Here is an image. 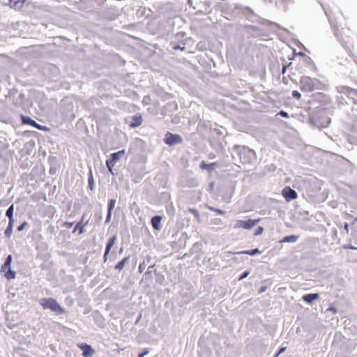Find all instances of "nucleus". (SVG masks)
Wrapping results in <instances>:
<instances>
[{
  "mask_svg": "<svg viewBox=\"0 0 357 357\" xmlns=\"http://www.w3.org/2000/svg\"><path fill=\"white\" fill-rule=\"evenodd\" d=\"M89 220H86L85 222H82V220H79L75 225L72 233L75 234L76 232L78 234H82L85 232V227L88 225Z\"/></svg>",
  "mask_w": 357,
  "mask_h": 357,
  "instance_id": "12",
  "label": "nucleus"
},
{
  "mask_svg": "<svg viewBox=\"0 0 357 357\" xmlns=\"http://www.w3.org/2000/svg\"><path fill=\"white\" fill-rule=\"evenodd\" d=\"M189 211L192 213L193 215H195V216H196L197 218L199 217V212L197 209H195V208H189Z\"/></svg>",
  "mask_w": 357,
  "mask_h": 357,
  "instance_id": "41",
  "label": "nucleus"
},
{
  "mask_svg": "<svg viewBox=\"0 0 357 357\" xmlns=\"http://www.w3.org/2000/svg\"><path fill=\"white\" fill-rule=\"evenodd\" d=\"M56 190V185H54L53 188H52L51 191L52 193H54Z\"/></svg>",
  "mask_w": 357,
  "mask_h": 357,
  "instance_id": "50",
  "label": "nucleus"
},
{
  "mask_svg": "<svg viewBox=\"0 0 357 357\" xmlns=\"http://www.w3.org/2000/svg\"><path fill=\"white\" fill-rule=\"evenodd\" d=\"M28 225V222L26 221L22 222L20 225L17 226V231L20 232L22 231Z\"/></svg>",
  "mask_w": 357,
  "mask_h": 357,
  "instance_id": "29",
  "label": "nucleus"
},
{
  "mask_svg": "<svg viewBox=\"0 0 357 357\" xmlns=\"http://www.w3.org/2000/svg\"><path fill=\"white\" fill-rule=\"evenodd\" d=\"M98 6H103L107 0H93Z\"/></svg>",
  "mask_w": 357,
  "mask_h": 357,
  "instance_id": "43",
  "label": "nucleus"
},
{
  "mask_svg": "<svg viewBox=\"0 0 357 357\" xmlns=\"http://www.w3.org/2000/svg\"><path fill=\"white\" fill-rule=\"evenodd\" d=\"M261 252L256 248V249H254V250H245V251H241V252H238L236 254H238V255H241V254H244V255H257V254H261Z\"/></svg>",
  "mask_w": 357,
  "mask_h": 357,
  "instance_id": "27",
  "label": "nucleus"
},
{
  "mask_svg": "<svg viewBox=\"0 0 357 357\" xmlns=\"http://www.w3.org/2000/svg\"><path fill=\"white\" fill-rule=\"evenodd\" d=\"M126 321V319H123V320H122V321H121V326H123V323H124V321Z\"/></svg>",
  "mask_w": 357,
  "mask_h": 357,
  "instance_id": "58",
  "label": "nucleus"
},
{
  "mask_svg": "<svg viewBox=\"0 0 357 357\" xmlns=\"http://www.w3.org/2000/svg\"><path fill=\"white\" fill-rule=\"evenodd\" d=\"M328 310H331V311H332V312H333L334 313H335V312H336V310H335V308H333V307H330V308H328Z\"/></svg>",
  "mask_w": 357,
  "mask_h": 357,
  "instance_id": "53",
  "label": "nucleus"
},
{
  "mask_svg": "<svg viewBox=\"0 0 357 357\" xmlns=\"http://www.w3.org/2000/svg\"><path fill=\"white\" fill-rule=\"evenodd\" d=\"M8 164L5 160H0V178H4L8 172Z\"/></svg>",
  "mask_w": 357,
  "mask_h": 357,
  "instance_id": "19",
  "label": "nucleus"
},
{
  "mask_svg": "<svg viewBox=\"0 0 357 357\" xmlns=\"http://www.w3.org/2000/svg\"><path fill=\"white\" fill-rule=\"evenodd\" d=\"M217 166L216 162H212L210 164L206 163L204 161H202L200 164V167L202 169H206L208 171H212L215 169V167Z\"/></svg>",
  "mask_w": 357,
  "mask_h": 357,
  "instance_id": "22",
  "label": "nucleus"
},
{
  "mask_svg": "<svg viewBox=\"0 0 357 357\" xmlns=\"http://www.w3.org/2000/svg\"><path fill=\"white\" fill-rule=\"evenodd\" d=\"M36 250L37 251L36 259L44 262H47L50 259L51 254L48 251V245L46 243L41 242L36 246Z\"/></svg>",
  "mask_w": 357,
  "mask_h": 357,
  "instance_id": "4",
  "label": "nucleus"
},
{
  "mask_svg": "<svg viewBox=\"0 0 357 357\" xmlns=\"http://www.w3.org/2000/svg\"><path fill=\"white\" fill-rule=\"evenodd\" d=\"M85 216H86V215L84 213L79 220H82V222H84Z\"/></svg>",
  "mask_w": 357,
  "mask_h": 357,
  "instance_id": "51",
  "label": "nucleus"
},
{
  "mask_svg": "<svg viewBox=\"0 0 357 357\" xmlns=\"http://www.w3.org/2000/svg\"><path fill=\"white\" fill-rule=\"evenodd\" d=\"M116 201L115 199H109L107 204V211H112L115 207Z\"/></svg>",
  "mask_w": 357,
  "mask_h": 357,
  "instance_id": "28",
  "label": "nucleus"
},
{
  "mask_svg": "<svg viewBox=\"0 0 357 357\" xmlns=\"http://www.w3.org/2000/svg\"><path fill=\"white\" fill-rule=\"evenodd\" d=\"M162 220V216L155 215L151 218V225L152 227L156 229L160 230L161 229L160 222Z\"/></svg>",
  "mask_w": 357,
  "mask_h": 357,
  "instance_id": "18",
  "label": "nucleus"
},
{
  "mask_svg": "<svg viewBox=\"0 0 357 357\" xmlns=\"http://www.w3.org/2000/svg\"><path fill=\"white\" fill-rule=\"evenodd\" d=\"M106 166L108 169V171L109 173H111L112 175H114V167L116 165V162L112 161L110 158H107L106 160Z\"/></svg>",
  "mask_w": 357,
  "mask_h": 357,
  "instance_id": "25",
  "label": "nucleus"
},
{
  "mask_svg": "<svg viewBox=\"0 0 357 357\" xmlns=\"http://www.w3.org/2000/svg\"><path fill=\"white\" fill-rule=\"evenodd\" d=\"M146 353H142V354H139V357H143L144 354H146Z\"/></svg>",
  "mask_w": 357,
  "mask_h": 357,
  "instance_id": "57",
  "label": "nucleus"
},
{
  "mask_svg": "<svg viewBox=\"0 0 357 357\" xmlns=\"http://www.w3.org/2000/svg\"><path fill=\"white\" fill-rule=\"evenodd\" d=\"M15 225V220H8V225L4 231L5 236L10 238L13 232V227Z\"/></svg>",
  "mask_w": 357,
  "mask_h": 357,
  "instance_id": "15",
  "label": "nucleus"
},
{
  "mask_svg": "<svg viewBox=\"0 0 357 357\" xmlns=\"http://www.w3.org/2000/svg\"><path fill=\"white\" fill-rule=\"evenodd\" d=\"M75 224V222H68V221H65L63 224H62V226L63 227H65L66 228H71Z\"/></svg>",
  "mask_w": 357,
  "mask_h": 357,
  "instance_id": "36",
  "label": "nucleus"
},
{
  "mask_svg": "<svg viewBox=\"0 0 357 357\" xmlns=\"http://www.w3.org/2000/svg\"><path fill=\"white\" fill-rule=\"evenodd\" d=\"M131 166L130 165H129V166L128 167V170H129L130 169Z\"/></svg>",
  "mask_w": 357,
  "mask_h": 357,
  "instance_id": "60",
  "label": "nucleus"
},
{
  "mask_svg": "<svg viewBox=\"0 0 357 357\" xmlns=\"http://www.w3.org/2000/svg\"><path fill=\"white\" fill-rule=\"evenodd\" d=\"M292 96L297 100H300L301 98V94L298 91H293Z\"/></svg>",
  "mask_w": 357,
  "mask_h": 357,
  "instance_id": "37",
  "label": "nucleus"
},
{
  "mask_svg": "<svg viewBox=\"0 0 357 357\" xmlns=\"http://www.w3.org/2000/svg\"><path fill=\"white\" fill-rule=\"evenodd\" d=\"M47 231L51 235L55 234L56 232V227L54 225H50L47 229Z\"/></svg>",
  "mask_w": 357,
  "mask_h": 357,
  "instance_id": "32",
  "label": "nucleus"
},
{
  "mask_svg": "<svg viewBox=\"0 0 357 357\" xmlns=\"http://www.w3.org/2000/svg\"><path fill=\"white\" fill-rule=\"evenodd\" d=\"M88 188L91 191L95 190V180L93 178L91 167H89L88 173Z\"/></svg>",
  "mask_w": 357,
  "mask_h": 357,
  "instance_id": "14",
  "label": "nucleus"
},
{
  "mask_svg": "<svg viewBox=\"0 0 357 357\" xmlns=\"http://www.w3.org/2000/svg\"><path fill=\"white\" fill-rule=\"evenodd\" d=\"M39 303L43 310H49L56 315L67 314L68 311L63 307L56 299L52 297H45L40 299Z\"/></svg>",
  "mask_w": 357,
  "mask_h": 357,
  "instance_id": "1",
  "label": "nucleus"
},
{
  "mask_svg": "<svg viewBox=\"0 0 357 357\" xmlns=\"http://www.w3.org/2000/svg\"><path fill=\"white\" fill-rule=\"evenodd\" d=\"M29 144L30 145H31V146H34V145H35V142H34V141H33V140H30V141H29Z\"/></svg>",
  "mask_w": 357,
  "mask_h": 357,
  "instance_id": "52",
  "label": "nucleus"
},
{
  "mask_svg": "<svg viewBox=\"0 0 357 357\" xmlns=\"http://www.w3.org/2000/svg\"><path fill=\"white\" fill-rule=\"evenodd\" d=\"M337 91L338 93L347 96L350 100L353 97H356V93L357 92V90L351 89L347 86H340L337 88Z\"/></svg>",
  "mask_w": 357,
  "mask_h": 357,
  "instance_id": "10",
  "label": "nucleus"
},
{
  "mask_svg": "<svg viewBox=\"0 0 357 357\" xmlns=\"http://www.w3.org/2000/svg\"><path fill=\"white\" fill-rule=\"evenodd\" d=\"M24 3L23 0H8V3L6 5L8 6L12 9L20 10L23 8Z\"/></svg>",
  "mask_w": 357,
  "mask_h": 357,
  "instance_id": "13",
  "label": "nucleus"
},
{
  "mask_svg": "<svg viewBox=\"0 0 357 357\" xmlns=\"http://www.w3.org/2000/svg\"><path fill=\"white\" fill-rule=\"evenodd\" d=\"M182 142V137L178 134H173L169 132H167L165 134L164 142L169 146H174L176 144H181Z\"/></svg>",
  "mask_w": 357,
  "mask_h": 357,
  "instance_id": "7",
  "label": "nucleus"
},
{
  "mask_svg": "<svg viewBox=\"0 0 357 357\" xmlns=\"http://www.w3.org/2000/svg\"><path fill=\"white\" fill-rule=\"evenodd\" d=\"M47 69L51 73L52 79H56L59 75V70L57 66L53 64L47 66Z\"/></svg>",
  "mask_w": 357,
  "mask_h": 357,
  "instance_id": "17",
  "label": "nucleus"
},
{
  "mask_svg": "<svg viewBox=\"0 0 357 357\" xmlns=\"http://www.w3.org/2000/svg\"><path fill=\"white\" fill-rule=\"evenodd\" d=\"M126 151L124 149L119 150L118 151L112 153L109 158H110L112 161L115 162L116 163L120 160L121 158L125 154Z\"/></svg>",
  "mask_w": 357,
  "mask_h": 357,
  "instance_id": "16",
  "label": "nucleus"
},
{
  "mask_svg": "<svg viewBox=\"0 0 357 357\" xmlns=\"http://www.w3.org/2000/svg\"><path fill=\"white\" fill-rule=\"evenodd\" d=\"M47 163L50 167L60 166L57 158L54 155H50L47 158Z\"/></svg>",
  "mask_w": 357,
  "mask_h": 357,
  "instance_id": "24",
  "label": "nucleus"
},
{
  "mask_svg": "<svg viewBox=\"0 0 357 357\" xmlns=\"http://www.w3.org/2000/svg\"><path fill=\"white\" fill-rule=\"evenodd\" d=\"M128 123L130 128H134V116L130 117Z\"/></svg>",
  "mask_w": 357,
  "mask_h": 357,
  "instance_id": "42",
  "label": "nucleus"
},
{
  "mask_svg": "<svg viewBox=\"0 0 357 357\" xmlns=\"http://www.w3.org/2000/svg\"><path fill=\"white\" fill-rule=\"evenodd\" d=\"M287 68V66H283V68H282V73L283 74L285 73Z\"/></svg>",
  "mask_w": 357,
  "mask_h": 357,
  "instance_id": "56",
  "label": "nucleus"
},
{
  "mask_svg": "<svg viewBox=\"0 0 357 357\" xmlns=\"http://www.w3.org/2000/svg\"><path fill=\"white\" fill-rule=\"evenodd\" d=\"M260 221V218L248 220H237L234 225L235 229L243 228L245 229H250L254 227Z\"/></svg>",
  "mask_w": 357,
  "mask_h": 357,
  "instance_id": "6",
  "label": "nucleus"
},
{
  "mask_svg": "<svg viewBox=\"0 0 357 357\" xmlns=\"http://www.w3.org/2000/svg\"><path fill=\"white\" fill-rule=\"evenodd\" d=\"M356 97H353L351 100H352V109L357 112V92L356 93Z\"/></svg>",
  "mask_w": 357,
  "mask_h": 357,
  "instance_id": "30",
  "label": "nucleus"
},
{
  "mask_svg": "<svg viewBox=\"0 0 357 357\" xmlns=\"http://www.w3.org/2000/svg\"><path fill=\"white\" fill-rule=\"evenodd\" d=\"M18 98L22 101L24 99H25V95L22 93H20L18 96Z\"/></svg>",
  "mask_w": 357,
  "mask_h": 357,
  "instance_id": "46",
  "label": "nucleus"
},
{
  "mask_svg": "<svg viewBox=\"0 0 357 357\" xmlns=\"http://www.w3.org/2000/svg\"><path fill=\"white\" fill-rule=\"evenodd\" d=\"M344 228H345V229L347 230V231H349V225H348V224H347V223L345 224V225H344Z\"/></svg>",
  "mask_w": 357,
  "mask_h": 357,
  "instance_id": "55",
  "label": "nucleus"
},
{
  "mask_svg": "<svg viewBox=\"0 0 357 357\" xmlns=\"http://www.w3.org/2000/svg\"><path fill=\"white\" fill-rule=\"evenodd\" d=\"M298 239V236L291 235L284 237L280 242L281 243H293L296 242Z\"/></svg>",
  "mask_w": 357,
  "mask_h": 357,
  "instance_id": "26",
  "label": "nucleus"
},
{
  "mask_svg": "<svg viewBox=\"0 0 357 357\" xmlns=\"http://www.w3.org/2000/svg\"><path fill=\"white\" fill-rule=\"evenodd\" d=\"M279 115H280L282 117H284V118H288L289 117V114L287 112H284V111H280L279 113H278Z\"/></svg>",
  "mask_w": 357,
  "mask_h": 357,
  "instance_id": "44",
  "label": "nucleus"
},
{
  "mask_svg": "<svg viewBox=\"0 0 357 357\" xmlns=\"http://www.w3.org/2000/svg\"><path fill=\"white\" fill-rule=\"evenodd\" d=\"M112 215V211H107V216L105 221V224L107 225L110 222Z\"/></svg>",
  "mask_w": 357,
  "mask_h": 357,
  "instance_id": "34",
  "label": "nucleus"
},
{
  "mask_svg": "<svg viewBox=\"0 0 357 357\" xmlns=\"http://www.w3.org/2000/svg\"><path fill=\"white\" fill-rule=\"evenodd\" d=\"M20 119L22 125L29 126L32 128H36L38 130L42 131H49L50 130V128H48L47 126L38 123L34 119H33L29 116L21 114Z\"/></svg>",
  "mask_w": 357,
  "mask_h": 357,
  "instance_id": "5",
  "label": "nucleus"
},
{
  "mask_svg": "<svg viewBox=\"0 0 357 357\" xmlns=\"http://www.w3.org/2000/svg\"><path fill=\"white\" fill-rule=\"evenodd\" d=\"M132 161H133V158H132V157H131V158H130V163H131Z\"/></svg>",
  "mask_w": 357,
  "mask_h": 357,
  "instance_id": "59",
  "label": "nucleus"
},
{
  "mask_svg": "<svg viewBox=\"0 0 357 357\" xmlns=\"http://www.w3.org/2000/svg\"><path fill=\"white\" fill-rule=\"evenodd\" d=\"M14 212H15V205L14 204H11L6 211V216L8 218V220H15L14 219Z\"/></svg>",
  "mask_w": 357,
  "mask_h": 357,
  "instance_id": "23",
  "label": "nucleus"
},
{
  "mask_svg": "<svg viewBox=\"0 0 357 357\" xmlns=\"http://www.w3.org/2000/svg\"><path fill=\"white\" fill-rule=\"evenodd\" d=\"M116 235L112 236L108 239L107 244H106L105 252L103 255L104 262L107 261V257H108L112 248L114 247V244L116 243Z\"/></svg>",
  "mask_w": 357,
  "mask_h": 357,
  "instance_id": "11",
  "label": "nucleus"
},
{
  "mask_svg": "<svg viewBox=\"0 0 357 357\" xmlns=\"http://www.w3.org/2000/svg\"><path fill=\"white\" fill-rule=\"evenodd\" d=\"M208 208H209V210L215 212L218 215H224L225 214V211L221 209L211 207V206L208 207Z\"/></svg>",
  "mask_w": 357,
  "mask_h": 357,
  "instance_id": "33",
  "label": "nucleus"
},
{
  "mask_svg": "<svg viewBox=\"0 0 357 357\" xmlns=\"http://www.w3.org/2000/svg\"><path fill=\"white\" fill-rule=\"evenodd\" d=\"M142 122V119L141 116L135 117V127L139 126Z\"/></svg>",
  "mask_w": 357,
  "mask_h": 357,
  "instance_id": "40",
  "label": "nucleus"
},
{
  "mask_svg": "<svg viewBox=\"0 0 357 357\" xmlns=\"http://www.w3.org/2000/svg\"><path fill=\"white\" fill-rule=\"evenodd\" d=\"M78 347L82 351V356L84 357H93L96 351L91 344L83 342L78 344Z\"/></svg>",
  "mask_w": 357,
  "mask_h": 357,
  "instance_id": "8",
  "label": "nucleus"
},
{
  "mask_svg": "<svg viewBox=\"0 0 357 357\" xmlns=\"http://www.w3.org/2000/svg\"><path fill=\"white\" fill-rule=\"evenodd\" d=\"M60 166H52V167H50V169H49V173L51 175H54L56 174V173L57 172Z\"/></svg>",
  "mask_w": 357,
  "mask_h": 357,
  "instance_id": "31",
  "label": "nucleus"
},
{
  "mask_svg": "<svg viewBox=\"0 0 357 357\" xmlns=\"http://www.w3.org/2000/svg\"><path fill=\"white\" fill-rule=\"evenodd\" d=\"M263 232H264V228L262 227H259L256 229V231L255 232V236L261 235Z\"/></svg>",
  "mask_w": 357,
  "mask_h": 357,
  "instance_id": "38",
  "label": "nucleus"
},
{
  "mask_svg": "<svg viewBox=\"0 0 357 357\" xmlns=\"http://www.w3.org/2000/svg\"><path fill=\"white\" fill-rule=\"evenodd\" d=\"M266 289V287H261L259 290V293H262V292L265 291Z\"/></svg>",
  "mask_w": 357,
  "mask_h": 357,
  "instance_id": "49",
  "label": "nucleus"
},
{
  "mask_svg": "<svg viewBox=\"0 0 357 357\" xmlns=\"http://www.w3.org/2000/svg\"><path fill=\"white\" fill-rule=\"evenodd\" d=\"M125 326H127V328H129L131 331L134 328V324L132 322L126 321L125 323Z\"/></svg>",
  "mask_w": 357,
  "mask_h": 357,
  "instance_id": "39",
  "label": "nucleus"
},
{
  "mask_svg": "<svg viewBox=\"0 0 357 357\" xmlns=\"http://www.w3.org/2000/svg\"><path fill=\"white\" fill-rule=\"evenodd\" d=\"M282 195L287 202L296 199L298 197L297 192L290 187H285L282 190Z\"/></svg>",
  "mask_w": 357,
  "mask_h": 357,
  "instance_id": "9",
  "label": "nucleus"
},
{
  "mask_svg": "<svg viewBox=\"0 0 357 357\" xmlns=\"http://www.w3.org/2000/svg\"><path fill=\"white\" fill-rule=\"evenodd\" d=\"M65 302L67 305L71 306L74 303V300L70 296H67L65 299Z\"/></svg>",
  "mask_w": 357,
  "mask_h": 357,
  "instance_id": "35",
  "label": "nucleus"
},
{
  "mask_svg": "<svg viewBox=\"0 0 357 357\" xmlns=\"http://www.w3.org/2000/svg\"><path fill=\"white\" fill-rule=\"evenodd\" d=\"M249 273H249V271H245V272H244V273L241 275V276L239 278V280H243V279L245 278L249 275Z\"/></svg>",
  "mask_w": 357,
  "mask_h": 357,
  "instance_id": "45",
  "label": "nucleus"
},
{
  "mask_svg": "<svg viewBox=\"0 0 357 357\" xmlns=\"http://www.w3.org/2000/svg\"><path fill=\"white\" fill-rule=\"evenodd\" d=\"M23 1H24V3H26V0H23Z\"/></svg>",
  "mask_w": 357,
  "mask_h": 357,
  "instance_id": "61",
  "label": "nucleus"
},
{
  "mask_svg": "<svg viewBox=\"0 0 357 357\" xmlns=\"http://www.w3.org/2000/svg\"><path fill=\"white\" fill-rule=\"evenodd\" d=\"M13 262V256L8 255L0 268V271L4 273V277L10 280L16 278V271L11 268V264Z\"/></svg>",
  "mask_w": 357,
  "mask_h": 357,
  "instance_id": "3",
  "label": "nucleus"
},
{
  "mask_svg": "<svg viewBox=\"0 0 357 357\" xmlns=\"http://www.w3.org/2000/svg\"><path fill=\"white\" fill-rule=\"evenodd\" d=\"M300 89L303 92H312L323 88V83L317 78L309 76H302L299 80Z\"/></svg>",
  "mask_w": 357,
  "mask_h": 357,
  "instance_id": "2",
  "label": "nucleus"
},
{
  "mask_svg": "<svg viewBox=\"0 0 357 357\" xmlns=\"http://www.w3.org/2000/svg\"><path fill=\"white\" fill-rule=\"evenodd\" d=\"M285 349H286L285 347H282V348H281V349L279 350L278 353L276 354L275 357H277L279 354H280L281 353H282V352L285 350Z\"/></svg>",
  "mask_w": 357,
  "mask_h": 357,
  "instance_id": "48",
  "label": "nucleus"
},
{
  "mask_svg": "<svg viewBox=\"0 0 357 357\" xmlns=\"http://www.w3.org/2000/svg\"><path fill=\"white\" fill-rule=\"evenodd\" d=\"M129 259L130 257H123L121 260L117 262V264L114 266V268L119 271L122 270L125 267V265L128 262Z\"/></svg>",
  "mask_w": 357,
  "mask_h": 357,
  "instance_id": "21",
  "label": "nucleus"
},
{
  "mask_svg": "<svg viewBox=\"0 0 357 357\" xmlns=\"http://www.w3.org/2000/svg\"><path fill=\"white\" fill-rule=\"evenodd\" d=\"M130 231L132 234V235H134V227L133 226L130 227Z\"/></svg>",
  "mask_w": 357,
  "mask_h": 357,
  "instance_id": "54",
  "label": "nucleus"
},
{
  "mask_svg": "<svg viewBox=\"0 0 357 357\" xmlns=\"http://www.w3.org/2000/svg\"><path fill=\"white\" fill-rule=\"evenodd\" d=\"M318 294H308L303 296V300L307 303H312L313 301L318 299Z\"/></svg>",
  "mask_w": 357,
  "mask_h": 357,
  "instance_id": "20",
  "label": "nucleus"
},
{
  "mask_svg": "<svg viewBox=\"0 0 357 357\" xmlns=\"http://www.w3.org/2000/svg\"><path fill=\"white\" fill-rule=\"evenodd\" d=\"M173 48H174V50H185V47H181L179 45H175Z\"/></svg>",
  "mask_w": 357,
  "mask_h": 357,
  "instance_id": "47",
  "label": "nucleus"
}]
</instances>
